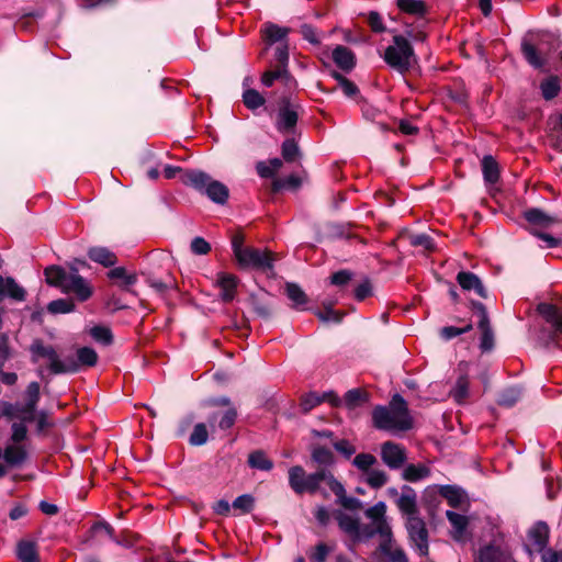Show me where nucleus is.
<instances>
[{
    "mask_svg": "<svg viewBox=\"0 0 562 562\" xmlns=\"http://www.w3.org/2000/svg\"><path fill=\"white\" fill-rule=\"evenodd\" d=\"M325 483L329 491L337 496V503L349 510H358L361 508V501L346 495L344 485L335 479L329 470L321 469L314 473L307 474L301 465H294L289 469V485L296 494L316 492L322 493L325 497L328 493L321 487Z\"/></svg>",
    "mask_w": 562,
    "mask_h": 562,
    "instance_id": "nucleus-1",
    "label": "nucleus"
},
{
    "mask_svg": "<svg viewBox=\"0 0 562 562\" xmlns=\"http://www.w3.org/2000/svg\"><path fill=\"white\" fill-rule=\"evenodd\" d=\"M376 429L390 432L406 431L413 427L407 403L400 394H394L389 406H376L372 412Z\"/></svg>",
    "mask_w": 562,
    "mask_h": 562,
    "instance_id": "nucleus-2",
    "label": "nucleus"
},
{
    "mask_svg": "<svg viewBox=\"0 0 562 562\" xmlns=\"http://www.w3.org/2000/svg\"><path fill=\"white\" fill-rule=\"evenodd\" d=\"M70 270V272H67L59 266H49L44 270L46 282L59 288L64 293L75 294L79 301L85 302L92 295V288L78 273L77 268L71 267Z\"/></svg>",
    "mask_w": 562,
    "mask_h": 562,
    "instance_id": "nucleus-3",
    "label": "nucleus"
},
{
    "mask_svg": "<svg viewBox=\"0 0 562 562\" xmlns=\"http://www.w3.org/2000/svg\"><path fill=\"white\" fill-rule=\"evenodd\" d=\"M232 249L238 265L244 269H254L268 272L273 269L272 254L255 247L244 246V237L234 235L232 238Z\"/></svg>",
    "mask_w": 562,
    "mask_h": 562,
    "instance_id": "nucleus-4",
    "label": "nucleus"
},
{
    "mask_svg": "<svg viewBox=\"0 0 562 562\" xmlns=\"http://www.w3.org/2000/svg\"><path fill=\"white\" fill-rule=\"evenodd\" d=\"M182 183L205 194L211 201L217 204L226 203L229 191L228 188L212 179V177L199 169H190L182 176Z\"/></svg>",
    "mask_w": 562,
    "mask_h": 562,
    "instance_id": "nucleus-5",
    "label": "nucleus"
},
{
    "mask_svg": "<svg viewBox=\"0 0 562 562\" xmlns=\"http://www.w3.org/2000/svg\"><path fill=\"white\" fill-rule=\"evenodd\" d=\"M384 61L396 71L405 74L416 63L414 48L404 35L395 34L392 44L383 53Z\"/></svg>",
    "mask_w": 562,
    "mask_h": 562,
    "instance_id": "nucleus-6",
    "label": "nucleus"
},
{
    "mask_svg": "<svg viewBox=\"0 0 562 562\" xmlns=\"http://www.w3.org/2000/svg\"><path fill=\"white\" fill-rule=\"evenodd\" d=\"M32 361L37 362L41 358L49 361V371L53 374L75 373L76 367L71 360L60 359L53 346H46L41 340H35L30 346Z\"/></svg>",
    "mask_w": 562,
    "mask_h": 562,
    "instance_id": "nucleus-7",
    "label": "nucleus"
},
{
    "mask_svg": "<svg viewBox=\"0 0 562 562\" xmlns=\"http://www.w3.org/2000/svg\"><path fill=\"white\" fill-rule=\"evenodd\" d=\"M472 317L475 318L480 336V350L488 352L492 349V329L490 326V316L486 306L476 301L471 302Z\"/></svg>",
    "mask_w": 562,
    "mask_h": 562,
    "instance_id": "nucleus-8",
    "label": "nucleus"
},
{
    "mask_svg": "<svg viewBox=\"0 0 562 562\" xmlns=\"http://www.w3.org/2000/svg\"><path fill=\"white\" fill-rule=\"evenodd\" d=\"M406 529L408 532L412 548L422 557L428 554V530L425 521L420 517H409L406 520Z\"/></svg>",
    "mask_w": 562,
    "mask_h": 562,
    "instance_id": "nucleus-9",
    "label": "nucleus"
},
{
    "mask_svg": "<svg viewBox=\"0 0 562 562\" xmlns=\"http://www.w3.org/2000/svg\"><path fill=\"white\" fill-rule=\"evenodd\" d=\"M550 528L543 520L536 521L527 530L526 550L531 554L532 552H543L549 543Z\"/></svg>",
    "mask_w": 562,
    "mask_h": 562,
    "instance_id": "nucleus-10",
    "label": "nucleus"
},
{
    "mask_svg": "<svg viewBox=\"0 0 562 562\" xmlns=\"http://www.w3.org/2000/svg\"><path fill=\"white\" fill-rule=\"evenodd\" d=\"M9 299L14 302H24L26 290L12 277L0 276V300ZM4 308L0 306V329L3 326Z\"/></svg>",
    "mask_w": 562,
    "mask_h": 562,
    "instance_id": "nucleus-11",
    "label": "nucleus"
},
{
    "mask_svg": "<svg viewBox=\"0 0 562 562\" xmlns=\"http://www.w3.org/2000/svg\"><path fill=\"white\" fill-rule=\"evenodd\" d=\"M362 533L360 540L367 542L374 537H379L380 543H383V548L386 542L393 540V532L389 520H376L362 524Z\"/></svg>",
    "mask_w": 562,
    "mask_h": 562,
    "instance_id": "nucleus-12",
    "label": "nucleus"
},
{
    "mask_svg": "<svg viewBox=\"0 0 562 562\" xmlns=\"http://www.w3.org/2000/svg\"><path fill=\"white\" fill-rule=\"evenodd\" d=\"M381 458L390 469L396 470L405 463L406 452L402 446L386 441L381 446Z\"/></svg>",
    "mask_w": 562,
    "mask_h": 562,
    "instance_id": "nucleus-13",
    "label": "nucleus"
},
{
    "mask_svg": "<svg viewBox=\"0 0 562 562\" xmlns=\"http://www.w3.org/2000/svg\"><path fill=\"white\" fill-rule=\"evenodd\" d=\"M396 505L401 513L406 517V520L409 519V517H419L417 509V495L411 486L404 485L402 487V493L396 499Z\"/></svg>",
    "mask_w": 562,
    "mask_h": 562,
    "instance_id": "nucleus-14",
    "label": "nucleus"
},
{
    "mask_svg": "<svg viewBox=\"0 0 562 562\" xmlns=\"http://www.w3.org/2000/svg\"><path fill=\"white\" fill-rule=\"evenodd\" d=\"M290 29L285 26H279L272 22H266L261 27L262 40L267 47L274 44L288 43V36Z\"/></svg>",
    "mask_w": 562,
    "mask_h": 562,
    "instance_id": "nucleus-15",
    "label": "nucleus"
},
{
    "mask_svg": "<svg viewBox=\"0 0 562 562\" xmlns=\"http://www.w3.org/2000/svg\"><path fill=\"white\" fill-rule=\"evenodd\" d=\"M297 117L296 106L286 102L279 110L277 130L283 134L293 132L297 123Z\"/></svg>",
    "mask_w": 562,
    "mask_h": 562,
    "instance_id": "nucleus-16",
    "label": "nucleus"
},
{
    "mask_svg": "<svg viewBox=\"0 0 562 562\" xmlns=\"http://www.w3.org/2000/svg\"><path fill=\"white\" fill-rule=\"evenodd\" d=\"M439 493L453 508H463L469 505V498L464 490L456 485H441Z\"/></svg>",
    "mask_w": 562,
    "mask_h": 562,
    "instance_id": "nucleus-17",
    "label": "nucleus"
},
{
    "mask_svg": "<svg viewBox=\"0 0 562 562\" xmlns=\"http://www.w3.org/2000/svg\"><path fill=\"white\" fill-rule=\"evenodd\" d=\"M336 519L338 521L339 528L347 533L353 541L362 542L360 538L362 537V524H360L359 519L339 512L336 515Z\"/></svg>",
    "mask_w": 562,
    "mask_h": 562,
    "instance_id": "nucleus-18",
    "label": "nucleus"
},
{
    "mask_svg": "<svg viewBox=\"0 0 562 562\" xmlns=\"http://www.w3.org/2000/svg\"><path fill=\"white\" fill-rule=\"evenodd\" d=\"M238 278L231 273L221 272L217 274L216 284L221 289V299L224 302H232L235 299Z\"/></svg>",
    "mask_w": 562,
    "mask_h": 562,
    "instance_id": "nucleus-19",
    "label": "nucleus"
},
{
    "mask_svg": "<svg viewBox=\"0 0 562 562\" xmlns=\"http://www.w3.org/2000/svg\"><path fill=\"white\" fill-rule=\"evenodd\" d=\"M457 281L464 291H474L481 297H487L485 288L480 278L470 271H461L457 274Z\"/></svg>",
    "mask_w": 562,
    "mask_h": 562,
    "instance_id": "nucleus-20",
    "label": "nucleus"
},
{
    "mask_svg": "<svg viewBox=\"0 0 562 562\" xmlns=\"http://www.w3.org/2000/svg\"><path fill=\"white\" fill-rule=\"evenodd\" d=\"M237 418V411L234 407H228L223 413L214 412L207 417L210 427L215 430L217 427L221 430L229 429Z\"/></svg>",
    "mask_w": 562,
    "mask_h": 562,
    "instance_id": "nucleus-21",
    "label": "nucleus"
},
{
    "mask_svg": "<svg viewBox=\"0 0 562 562\" xmlns=\"http://www.w3.org/2000/svg\"><path fill=\"white\" fill-rule=\"evenodd\" d=\"M15 557L20 562H40L36 542L26 539L18 541Z\"/></svg>",
    "mask_w": 562,
    "mask_h": 562,
    "instance_id": "nucleus-22",
    "label": "nucleus"
},
{
    "mask_svg": "<svg viewBox=\"0 0 562 562\" xmlns=\"http://www.w3.org/2000/svg\"><path fill=\"white\" fill-rule=\"evenodd\" d=\"M87 255L90 260L105 268L113 267L117 261L116 255L103 246L90 247Z\"/></svg>",
    "mask_w": 562,
    "mask_h": 562,
    "instance_id": "nucleus-23",
    "label": "nucleus"
},
{
    "mask_svg": "<svg viewBox=\"0 0 562 562\" xmlns=\"http://www.w3.org/2000/svg\"><path fill=\"white\" fill-rule=\"evenodd\" d=\"M334 63L344 71H350L356 65V56L353 52L342 45H338L333 50Z\"/></svg>",
    "mask_w": 562,
    "mask_h": 562,
    "instance_id": "nucleus-24",
    "label": "nucleus"
},
{
    "mask_svg": "<svg viewBox=\"0 0 562 562\" xmlns=\"http://www.w3.org/2000/svg\"><path fill=\"white\" fill-rule=\"evenodd\" d=\"M524 217L532 226V228L544 229L549 228L555 223V220L552 216L537 207L525 211Z\"/></svg>",
    "mask_w": 562,
    "mask_h": 562,
    "instance_id": "nucleus-25",
    "label": "nucleus"
},
{
    "mask_svg": "<svg viewBox=\"0 0 562 562\" xmlns=\"http://www.w3.org/2000/svg\"><path fill=\"white\" fill-rule=\"evenodd\" d=\"M27 458V452L24 447L16 443L9 445L2 451L1 463L5 467L3 461L9 467L21 465Z\"/></svg>",
    "mask_w": 562,
    "mask_h": 562,
    "instance_id": "nucleus-26",
    "label": "nucleus"
},
{
    "mask_svg": "<svg viewBox=\"0 0 562 562\" xmlns=\"http://www.w3.org/2000/svg\"><path fill=\"white\" fill-rule=\"evenodd\" d=\"M539 313L551 324L555 335H562V312L552 304L541 303L538 306Z\"/></svg>",
    "mask_w": 562,
    "mask_h": 562,
    "instance_id": "nucleus-27",
    "label": "nucleus"
},
{
    "mask_svg": "<svg viewBox=\"0 0 562 562\" xmlns=\"http://www.w3.org/2000/svg\"><path fill=\"white\" fill-rule=\"evenodd\" d=\"M66 360H71L76 367L75 372H78L82 367H93L98 361V355L90 347H81L76 356H67Z\"/></svg>",
    "mask_w": 562,
    "mask_h": 562,
    "instance_id": "nucleus-28",
    "label": "nucleus"
},
{
    "mask_svg": "<svg viewBox=\"0 0 562 562\" xmlns=\"http://www.w3.org/2000/svg\"><path fill=\"white\" fill-rule=\"evenodd\" d=\"M325 400H329L334 405H338L340 403V400L334 393H324L319 395L311 392L301 398L300 406L304 413H307Z\"/></svg>",
    "mask_w": 562,
    "mask_h": 562,
    "instance_id": "nucleus-29",
    "label": "nucleus"
},
{
    "mask_svg": "<svg viewBox=\"0 0 562 562\" xmlns=\"http://www.w3.org/2000/svg\"><path fill=\"white\" fill-rule=\"evenodd\" d=\"M446 517L452 527V538L456 541H463L468 527V518L464 515L458 514L453 510H447Z\"/></svg>",
    "mask_w": 562,
    "mask_h": 562,
    "instance_id": "nucleus-30",
    "label": "nucleus"
},
{
    "mask_svg": "<svg viewBox=\"0 0 562 562\" xmlns=\"http://www.w3.org/2000/svg\"><path fill=\"white\" fill-rule=\"evenodd\" d=\"M521 52L525 59L531 65L533 68H542L544 66V58L538 52L536 46L527 41L526 38L521 42Z\"/></svg>",
    "mask_w": 562,
    "mask_h": 562,
    "instance_id": "nucleus-31",
    "label": "nucleus"
},
{
    "mask_svg": "<svg viewBox=\"0 0 562 562\" xmlns=\"http://www.w3.org/2000/svg\"><path fill=\"white\" fill-rule=\"evenodd\" d=\"M522 395V389L518 385H513L499 392L497 404L504 407L514 406Z\"/></svg>",
    "mask_w": 562,
    "mask_h": 562,
    "instance_id": "nucleus-32",
    "label": "nucleus"
},
{
    "mask_svg": "<svg viewBox=\"0 0 562 562\" xmlns=\"http://www.w3.org/2000/svg\"><path fill=\"white\" fill-rule=\"evenodd\" d=\"M430 475V470L425 464H408L403 471V479L408 482H417Z\"/></svg>",
    "mask_w": 562,
    "mask_h": 562,
    "instance_id": "nucleus-33",
    "label": "nucleus"
},
{
    "mask_svg": "<svg viewBox=\"0 0 562 562\" xmlns=\"http://www.w3.org/2000/svg\"><path fill=\"white\" fill-rule=\"evenodd\" d=\"M108 278L111 280H120L121 286L127 289L132 286L137 281V276L135 273H128L124 267H115L108 272Z\"/></svg>",
    "mask_w": 562,
    "mask_h": 562,
    "instance_id": "nucleus-34",
    "label": "nucleus"
},
{
    "mask_svg": "<svg viewBox=\"0 0 562 562\" xmlns=\"http://www.w3.org/2000/svg\"><path fill=\"white\" fill-rule=\"evenodd\" d=\"M398 9L407 14L423 18L426 13L425 3L422 0H396Z\"/></svg>",
    "mask_w": 562,
    "mask_h": 562,
    "instance_id": "nucleus-35",
    "label": "nucleus"
},
{
    "mask_svg": "<svg viewBox=\"0 0 562 562\" xmlns=\"http://www.w3.org/2000/svg\"><path fill=\"white\" fill-rule=\"evenodd\" d=\"M283 80L286 85L294 81L289 70L285 68L276 67L274 70L266 71L262 75L261 82L266 87H271L276 80Z\"/></svg>",
    "mask_w": 562,
    "mask_h": 562,
    "instance_id": "nucleus-36",
    "label": "nucleus"
},
{
    "mask_svg": "<svg viewBox=\"0 0 562 562\" xmlns=\"http://www.w3.org/2000/svg\"><path fill=\"white\" fill-rule=\"evenodd\" d=\"M248 464L260 471H270L273 468V462L261 450H256L248 456Z\"/></svg>",
    "mask_w": 562,
    "mask_h": 562,
    "instance_id": "nucleus-37",
    "label": "nucleus"
},
{
    "mask_svg": "<svg viewBox=\"0 0 562 562\" xmlns=\"http://www.w3.org/2000/svg\"><path fill=\"white\" fill-rule=\"evenodd\" d=\"M282 167V160L280 158H272L268 161H258L256 170L261 178H272L278 170Z\"/></svg>",
    "mask_w": 562,
    "mask_h": 562,
    "instance_id": "nucleus-38",
    "label": "nucleus"
},
{
    "mask_svg": "<svg viewBox=\"0 0 562 562\" xmlns=\"http://www.w3.org/2000/svg\"><path fill=\"white\" fill-rule=\"evenodd\" d=\"M335 301L325 300L323 302L324 311H317L315 315L324 323L333 322L340 323L342 319V314L338 311L334 310Z\"/></svg>",
    "mask_w": 562,
    "mask_h": 562,
    "instance_id": "nucleus-39",
    "label": "nucleus"
},
{
    "mask_svg": "<svg viewBox=\"0 0 562 562\" xmlns=\"http://www.w3.org/2000/svg\"><path fill=\"white\" fill-rule=\"evenodd\" d=\"M379 550L387 558L389 562H407V557L404 550L401 548H393V540L386 542L384 548L383 543H379Z\"/></svg>",
    "mask_w": 562,
    "mask_h": 562,
    "instance_id": "nucleus-40",
    "label": "nucleus"
},
{
    "mask_svg": "<svg viewBox=\"0 0 562 562\" xmlns=\"http://www.w3.org/2000/svg\"><path fill=\"white\" fill-rule=\"evenodd\" d=\"M312 460L322 467H329L334 463V453L330 449L316 446L312 450Z\"/></svg>",
    "mask_w": 562,
    "mask_h": 562,
    "instance_id": "nucleus-41",
    "label": "nucleus"
},
{
    "mask_svg": "<svg viewBox=\"0 0 562 562\" xmlns=\"http://www.w3.org/2000/svg\"><path fill=\"white\" fill-rule=\"evenodd\" d=\"M540 90H541L542 97L546 100H552L560 92L559 78L555 76H551V77L544 79L540 85Z\"/></svg>",
    "mask_w": 562,
    "mask_h": 562,
    "instance_id": "nucleus-42",
    "label": "nucleus"
},
{
    "mask_svg": "<svg viewBox=\"0 0 562 562\" xmlns=\"http://www.w3.org/2000/svg\"><path fill=\"white\" fill-rule=\"evenodd\" d=\"M232 507L238 514H248L255 507V497L250 494H243L234 499Z\"/></svg>",
    "mask_w": 562,
    "mask_h": 562,
    "instance_id": "nucleus-43",
    "label": "nucleus"
},
{
    "mask_svg": "<svg viewBox=\"0 0 562 562\" xmlns=\"http://www.w3.org/2000/svg\"><path fill=\"white\" fill-rule=\"evenodd\" d=\"M286 295L294 303L296 308L306 304L307 299L304 291L295 283H286Z\"/></svg>",
    "mask_w": 562,
    "mask_h": 562,
    "instance_id": "nucleus-44",
    "label": "nucleus"
},
{
    "mask_svg": "<svg viewBox=\"0 0 562 562\" xmlns=\"http://www.w3.org/2000/svg\"><path fill=\"white\" fill-rule=\"evenodd\" d=\"M451 397L457 403H462L469 395V382L467 376L458 378L453 389L450 391Z\"/></svg>",
    "mask_w": 562,
    "mask_h": 562,
    "instance_id": "nucleus-45",
    "label": "nucleus"
},
{
    "mask_svg": "<svg viewBox=\"0 0 562 562\" xmlns=\"http://www.w3.org/2000/svg\"><path fill=\"white\" fill-rule=\"evenodd\" d=\"M75 310V303L68 299H57L48 303L47 311L50 314H66Z\"/></svg>",
    "mask_w": 562,
    "mask_h": 562,
    "instance_id": "nucleus-46",
    "label": "nucleus"
},
{
    "mask_svg": "<svg viewBox=\"0 0 562 562\" xmlns=\"http://www.w3.org/2000/svg\"><path fill=\"white\" fill-rule=\"evenodd\" d=\"M40 401V383L31 382L25 390V404L29 411H36Z\"/></svg>",
    "mask_w": 562,
    "mask_h": 562,
    "instance_id": "nucleus-47",
    "label": "nucleus"
},
{
    "mask_svg": "<svg viewBox=\"0 0 562 562\" xmlns=\"http://www.w3.org/2000/svg\"><path fill=\"white\" fill-rule=\"evenodd\" d=\"M244 104L249 110H257L265 104V98L255 89H247L243 93Z\"/></svg>",
    "mask_w": 562,
    "mask_h": 562,
    "instance_id": "nucleus-48",
    "label": "nucleus"
},
{
    "mask_svg": "<svg viewBox=\"0 0 562 562\" xmlns=\"http://www.w3.org/2000/svg\"><path fill=\"white\" fill-rule=\"evenodd\" d=\"M281 151L286 162H293L300 156V148L293 138H288L283 142Z\"/></svg>",
    "mask_w": 562,
    "mask_h": 562,
    "instance_id": "nucleus-49",
    "label": "nucleus"
},
{
    "mask_svg": "<svg viewBox=\"0 0 562 562\" xmlns=\"http://www.w3.org/2000/svg\"><path fill=\"white\" fill-rule=\"evenodd\" d=\"M364 516L369 519V521L389 520L386 516V504L382 501L378 502L373 506L366 509Z\"/></svg>",
    "mask_w": 562,
    "mask_h": 562,
    "instance_id": "nucleus-50",
    "label": "nucleus"
},
{
    "mask_svg": "<svg viewBox=\"0 0 562 562\" xmlns=\"http://www.w3.org/2000/svg\"><path fill=\"white\" fill-rule=\"evenodd\" d=\"M366 482L372 488H380L387 482V475L383 470L372 469L366 473Z\"/></svg>",
    "mask_w": 562,
    "mask_h": 562,
    "instance_id": "nucleus-51",
    "label": "nucleus"
},
{
    "mask_svg": "<svg viewBox=\"0 0 562 562\" xmlns=\"http://www.w3.org/2000/svg\"><path fill=\"white\" fill-rule=\"evenodd\" d=\"M209 438L206 425L199 423L194 426L193 431L190 435L189 442L192 446H202L206 443Z\"/></svg>",
    "mask_w": 562,
    "mask_h": 562,
    "instance_id": "nucleus-52",
    "label": "nucleus"
},
{
    "mask_svg": "<svg viewBox=\"0 0 562 562\" xmlns=\"http://www.w3.org/2000/svg\"><path fill=\"white\" fill-rule=\"evenodd\" d=\"M366 20L371 31L374 33H384L387 27L384 24L382 15L376 11H370L366 14Z\"/></svg>",
    "mask_w": 562,
    "mask_h": 562,
    "instance_id": "nucleus-53",
    "label": "nucleus"
},
{
    "mask_svg": "<svg viewBox=\"0 0 562 562\" xmlns=\"http://www.w3.org/2000/svg\"><path fill=\"white\" fill-rule=\"evenodd\" d=\"M352 463L357 469L367 473L376 463V458L371 453H359L355 457Z\"/></svg>",
    "mask_w": 562,
    "mask_h": 562,
    "instance_id": "nucleus-54",
    "label": "nucleus"
},
{
    "mask_svg": "<svg viewBox=\"0 0 562 562\" xmlns=\"http://www.w3.org/2000/svg\"><path fill=\"white\" fill-rule=\"evenodd\" d=\"M366 400H367L366 393H363L359 389H352V390H349L345 394L344 402L348 408L352 409V408H356L357 406H359Z\"/></svg>",
    "mask_w": 562,
    "mask_h": 562,
    "instance_id": "nucleus-55",
    "label": "nucleus"
},
{
    "mask_svg": "<svg viewBox=\"0 0 562 562\" xmlns=\"http://www.w3.org/2000/svg\"><path fill=\"white\" fill-rule=\"evenodd\" d=\"M91 337L103 345H110L112 342V333L110 328L105 326H93L90 329Z\"/></svg>",
    "mask_w": 562,
    "mask_h": 562,
    "instance_id": "nucleus-56",
    "label": "nucleus"
},
{
    "mask_svg": "<svg viewBox=\"0 0 562 562\" xmlns=\"http://www.w3.org/2000/svg\"><path fill=\"white\" fill-rule=\"evenodd\" d=\"M274 60L277 61L278 68H285L288 69L289 65V44L283 43L277 45L274 49Z\"/></svg>",
    "mask_w": 562,
    "mask_h": 562,
    "instance_id": "nucleus-57",
    "label": "nucleus"
},
{
    "mask_svg": "<svg viewBox=\"0 0 562 562\" xmlns=\"http://www.w3.org/2000/svg\"><path fill=\"white\" fill-rule=\"evenodd\" d=\"M530 233L537 238L544 241V248H555L561 244V240L539 228H531Z\"/></svg>",
    "mask_w": 562,
    "mask_h": 562,
    "instance_id": "nucleus-58",
    "label": "nucleus"
},
{
    "mask_svg": "<svg viewBox=\"0 0 562 562\" xmlns=\"http://www.w3.org/2000/svg\"><path fill=\"white\" fill-rule=\"evenodd\" d=\"M334 77L339 82V86L346 97L351 98L358 93L357 86L342 75L335 72Z\"/></svg>",
    "mask_w": 562,
    "mask_h": 562,
    "instance_id": "nucleus-59",
    "label": "nucleus"
},
{
    "mask_svg": "<svg viewBox=\"0 0 562 562\" xmlns=\"http://www.w3.org/2000/svg\"><path fill=\"white\" fill-rule=\"evenodd\" d=\"M411 245L415 247H423L426 250H430L434 248V240L427 234H416L409 237Z\"/></svg>",
    "mask_w": 562,
    "mask_h": 562,
    "instance_id": "nucleus-60",
    "label": "nucleus"
},
{
    "mask_svg": "<svg viewBox=\"0 0 562 562\" xmlns=\"http://www.w3.org/2000/svg\"><path fill=\"white\" fill-rule=\"evenodd\" d=\"M194 255H206L211 250L210 244L203 237H194L190 245Z\"/></svg>",
    "mask_w": 562,
    "mask_h": 562,
    "instance_id": "nucleus-61",
    "label": "nucleus"
},
{
    "mask_svg": "<svg viewBox=\"0 0 562 562\" xmlns=\"http://www.w3.org/2000/svg\"><path fill=\"white\" fill-rule=\"evenodd\" d=\"M352 272L349 270H339L331 274L330 284L344 286L352 279Z\"/></svg>",
    "mask_w": 562,
    "mask_h": 562,
    "instance_id": "nucleus-62",
    "label": "nucleus"
},
{
    "mask_svg": "<svg viewBox=\"0 0 562 562\" xmlns=\"http://www.w3.org/2000/svg\"><path fill=\"white\" fill-rule=\"evenodd\" d=\"M330 549L325 543H318L315 550L310 554L312 562H326Z\"/></svg>",
    "mask_w": 562,
    "mask_h": 562,
    "instance_id": "nucleus-63",
    "label": "nucleus"
},
{
    "mask_svg": "<svg viewBox=\"0 0 562 562\" xmlns=\"http://www.w3.org/2000/svg\"><path fill=\"white\" fill-rule=\"evenodd\" d=\"M333 446L336 451L341 453L347 459L356 452V448L346 439L335 441Z\"/></svg>",
    "mask_w": 562,
    "mask_h": 562,
    "instance_id": "nucleus-64",
    "label": "nucleus"
}]
</instances>
